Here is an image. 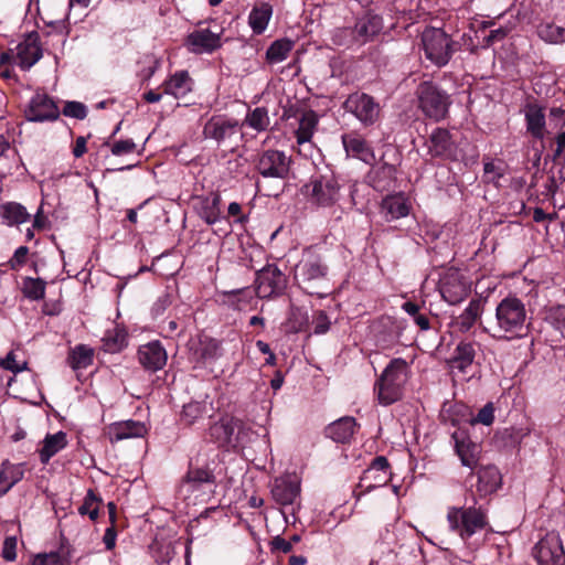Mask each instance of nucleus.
I'll use <instances>...</instances> for the list:
<instances>
[{
	"instance_id": "13d9d810",
	"label": "nucleus",
	"mask_w": 565,
	"mask_h": 565,
	"mask_svg": "<svg viewBox=\"0 0 565 565\" xmlns=\"http://www.w3.org/2000/svg\"><path fill=\"white\" fill-rule=\"evenodd\" d=\"M230 295L237 298L236 301H233V306L237 310H244L253 299V292L248 289L231 291Z\"/></svg>"
},
{
	"instance_id": "e433bc0d",
	"label": "nucleus",
	"mask_w": 565,
	"mask_h": 565,
	"mask_svg": "<svg viewBox=\"0 0 565 565\" xmlns=\"http://www.w3.org/2000/svg\"><path fill=\"white\" fill-rule=\"evenodd\" d=\"M370 184L380 192L387 191L394 185L395 168L392 164H383L373 169L369 175Z\"/></svg>"
},
{
	"instance_id": "9b49d317",
	"label": "nucleus",
	"mask_w": 565,
	"mask_h": 565,
	"mask_svg": "<svg viewBox=\"0 0 565 565\" xmlns=\"http://www.w3.org/2000/svg\"><path fill=\"white\" fill-rule=\"evenodd\" d=\"M327 274L328 266L324 259L313 250L306 249L301 260L296 266L295 277L298 284L307 289L311 282L326 278Z\"/></svg>"
},
{
	"instance_id": "f257e3e1",
	"label": "nucleus",
	"mask_w": 565,
	"mask_h": 565,
	"mask_svg": "<svg viewBox=\"0 0 565 565\" xmlns=\"http://www.w3.org/2000/svg\"><path fill=\"white\" fill-rule=\"evenodd\" d=\"M531 324L525 303L515 296H508L495 308L493 337L507 340L523 338Z\"/></svg>"
},
{
	"instance_id": "09e8293b",
	"label": "nucleus",
	"mask_w": 565,
	"mask_h": 565,
	"mask_svg": "<svg viewBox=\"0 0 565 565\" xmlns=\"http://www.w3.org/2000/svg\"><path fill=\"white\" fill-rule=\"evenodd\" d=\"M402 309L413 318L414 322L420 328V330L426 331L430 328L429 318L426 313L422 312L419 305L412 301H405L402 305Z\"/></svg>"
},
{
	"instance_id": "412c9836",
	"label": "nucleus",
	"mask_w": 565,
	"mask_h": 565,
	"mask_svg": "<svg viewBox=\"0 0 565 565\" xmlns=\"http://www.w3.org/2000/svg\"><path fill=\"white\" fill-rule=\"evenodd\" d=\"M342 145L348 156L360 159L372 164L375 161V154L367 141L356 132L342 135Z\"/></svg>"
},
{
	"instance_id": "4d7b16f0",
	"label": "nucleus",
	"mask_w": 565,
	"mask_h": 565,
	"mask_svg": "<svg viewBox=\"0 0 565 565\" xmlns=\"http://www.w3.org/2000/svg\"><path fill=\"white\" fill-rule=\"evenodd\" d=\"M28 254L29 248L26 246L18 247L8 263L10 268L13 270L20 269L26 263Z\"/></svg>"
},
{
	"instance_id": "0eeeda50",
	"label": "nucleus",
	"mask_w": 565,
	"mask_h": 565,
	"mask_svg": "<svg viewBox=\"0 0 565 565\" xmlns=\"http://www.w3.org/2000/svg\"><path fill=\"white\" fill-rule=\"evenodd\" d=\"M419 107L424 114L435 120L444 119L448 113L450 97L430 82L422 83L417 88Z\"/></svg>"
},
{
	"instance_id": "ddd939ff",
	"label": "nucleus",
	"mask_w": 565,
	"mask_h": 565,
	"mask_svg": "<svg viewBox=\"0 0 565 565\" xmlns=\"http://www.w3.org/2000/svg\"><path fill=\"white\" fill-rule=\"evenodd\" d=\"M391 480L390 463L383 456L373 459L371 466L363 472L358 484L356 497L384 487Z\"/></svg>"
},
{
	"instance_id": "052dcab7",
	"label": "nucleus",
	"mask_w": 565,
	"mask_h": 565,
	"mask_svg": "<svg viewBox=\"0 0 565 565\" xmlns=\"http://www.w3.org/2000/svg\"><path fill=\"white\" fill-rule=\"evenodd\" d=\"M32 565H64L62 556L56 552L47 554H40L34 559Z\"/></svg>"
},
{
	"instance_id": "a19ab883",
	"label": "nucleus",
	"mask_w": 565,
	"mask_h": 565,
	"mask_svg": "<svg viewBox=\"0 0 565 565\" xmlns=\"http://www.w3.org/2000/svg\"><path fill=\"white\" fill-rule=\"evenodd\" d=\"M537 35L541 40L550 44L565 43V28L553 22H542L537 25Z\"/></svg>"
},
{
	"instance_id": "a878e982",
	"label": "nucleus",
	"mask_w": 565,
	"mask_h": 565,
	"mask_svg": "<svg viewBox=\"0 0 565 565\" xmlns=\"http://www.w3.org/2000/svg\"><path fill=\"white\" fill-rule=\"evenodd\" d=\"M383 20L380 15L367 12L361 17L353 29V36L356 41L367 42L383 30Z\"/></svg>"
},
{
	"instance_id": "2eb2a0df",
	"label": "nucleus",
	"mask_w": 565,
	"mask_h": 565,
	"mask_svg": "<svg viewBox=\"0 0 565 565\" xmlns=\"http://www.w3.org/2000/svg\"><path fill=\"white\" fill-rule=\"evenodd\" d=\"M439 290L443 299L449 305H458L470 294V286L458 270H448L440 279Z\"/></svg>"
},
{
	"instance_id": "c9c22d12",
	"label": "nucleus",
	"mask_w": 565,
	"mask_h": 565,
	"mask_svg": "<svg viewBox=\"0 0 565 565\" xmlns=\"http://www.w3.org/2000/svg\"><path fill=\"white\" fill-rule=\"evenodd\" d=\"M164 94L175 98L184 97L192 89V79L188 72L180 71L163 83Z\"/></svg>"
},
{
	"instance_id": "6ab92c4d",
	"label": "nucleus",
	"mask_w": 565,
	"mask_h": 565,
	"mask_svg": "<svg viewBox=\"0 0 565 565\" xmlns=\"http://www.w3.org/2000/svg\"><path fill=\"white\" fill-rule=\"evenodd\" d=\"M300 494L299 481L290 476L277 478L271 487L273 499L281 505H294Z\"/></svg>"
},
{
	"instance_id": "de8ad7c7",
	"label": "nucleus",
	"mask_w": 565,
	"mask_h": 565,
	"mask_svg": "<svg viewBox=\"0 0 565 565\" xmlns=\"http://www.w3.org/2000/svg\"><path fill=\"white\" fill-rule=\"evenodd\" d=\"M23 295L31 300H41L45 295V281L41 278L26 277L23 279Z\"/></svg>"
},
{
	"instance_id": "aec40b11",
	"label": "nucleus",
	"mask_w": 565,
	"mask_h": 565,
	"mask_svg": "<svg viewBox=\"0 0 565 565\" xmlns=\"http://www.w3.org/2000/svg\"><path fill=\"white\" fill-rule=\"evenodd\" d=\"M167 352L159 341H152L143 344L138 350V360L140 364L149 371L161 370L167 363Z\"/></svg>"
},
{
	"instance_id": "4468645a",
	"label": "nucleus",
	"mask_w": 565,
	"mask_h": 565,
	"mask_svg": "<svg viewBox=\"0 0 565 565\" xmlns=\"http://www.w3.org/2000/svg\"><path fill=\"white\" fill-rule=\"evenodd\" d=\"M256 292L259 298L279 296L287 286V278L276 265H267L257 274Z\"/></svg>"
},
{
	"instance_id": "680f3d73",
	"label": "nucleus",
	"mask_w": 565,
	"mask_h": 565,
	"mask_svg": "<svg viewBox=\"0 0 565 565\" xmlns=\"http://www.w3.org/2000/svg\"><path fill=\"white\" fill-rule=\"evenodd\" d=\"M220 343L215 340H209L203 343L201 358L204 360H214L220 355Z\"/></svg>"
},
{
	"instance_id": "bf43d9fd",
	"label": "nucleus",
	"mask_w": 565,
	"mask_h": 565,
	"mask_svg": "<svg viewBox=\"0 0 565 565\" xmlns=\"http://www.w3.org/2000/svg\"><path fill=\"white\" fill-rule=\"evenodd\" d=\"M10 143L0 135V177L3 178L10 172V168L4 169L3 163L10 158Z\"/></svg>"
},
{
	"instance_id": "2f4dec72",
	"label": "nucleus",
	"mask_w": 565,
	"mask_h": 565,
	"mask_svg": "<svg viewBox=\"0 0 565 565\" xmlns=\"http://www.w3.org/2000/svg\"><path fill=\"white\" fill-rule=\"evenodd\" d=\"M207 403L191 401L183 405L179 422L184 427H191L202 422L209 413Z\"/></svg>"
},
{
	"instance_id": "864d4df0",
	"label": "nucleus",
	"mask_w": 565,
	"mask_h": 565,
	"mask_svg": "<svg viewBox=\"0 0 565 565\" xmlns=\"http://www.w3.org/2000/svg\"><path fill=\"white\" fill-rule=\"evenodd\" d=\"M548 319L553 327L565 337V307L558 306L550 312Z\"/></svg>"
},
{
	"instance_id": "0e129e2a",
	"label": "nucleus",
	"mask_w": 565,
	"mask_h": 565,
	"mask_svg": "<svg viewBox=\"0 0 565 565\" xmlns=\"http://www.w3.org/2000/svg\"><path fill=\"white\" fill-rule=\"evenodd\" d=\"M507 36V30L503 28H498L495 30H491L487 36H484V46H489L495 42L503 40Z\"/></svg>"
},
{
	"instance_id": "72a5a7b5",
	"label": "nucleus",
	"mask_w": 565,
	"mask_h": 565,
	"mask_svg": "<svg viewBox=\"0 0 565 565\" xmlns=\"http://www.w3.org/2000/svg\"><path fill=\"white\" fill-rule=\"evenodd\" d=\"M66 445L67 439L64 431L46 435L39 450L40 461L44 465L47 463L50 459L64 449Z\"/></svg>"
},
{
	"instance_id": "5fc2aeb1",
	"label": "nucleus",
	"mask_w": 565,
	"mask_h": 565,
	"mask_svg": "<svg viewBox=\"0 0 565 565\" xmlns=\"http://www.w3.org/2000/svg\"><path fill=\"white\" fill-rule=\"evenodd\" d=\"M494 420V407L492 403L486 404L472 419V423H480L483 425H491Z\"/></svg>"
},
{
	"instance_id": "69168bd1",
	"label": "nucleus",
	"mask_w": 565,
	"mask_h": 565,
	"mask_svg": "<svg viewBox=\"0 0 565 565\" xmlns=\"http://www.w3.org/2000/svg\"><path fill=\"white\" fill-rule=\"evenodd\" d=\"M271 548L275 551H279L282 553H289L292 550V545L290 541L285 540L284 537L277 535L271 541Z\"/></svg>"
},
{
	"instance_id": "9d476101",
	"label": "nucleus",
	"mask_w": 565,
	"mask_h": 565,
	"mask_svg": "<svg viewBox=\"0 0 565 565\" xmlns=\"http://www.w3.org/2000/svg\"><path fill=\"white\" fill-rule=\"evenodd\" d=\"M209 434L220 447L236 448L243 443L245 430L239 419L224 417L210 427Z\"/></svg>"
},
{
	"instance_id": "49530a36",
	"label": "nucleus",
	"mask_w": 565,
	"mask_h": 565,
	"mask_svg": "<svg viewBox=\"0 0 565 565\" xmlns=\"http://www.w3.org/2000/svg\"><path fill=\"white\" fill-rule=\"evenodd\" d=\"M215 477L207 468L190 469L184 477V483L193 489L199 488L203 483H214Z\"/></svg>"
},
{
	"instance_id": "1a4fd4ad",
	"label": "nucleus",
	"mask_w": 565,
	"mask_h": 565,
	"mask_svg": "<svg viewBox=\"0 0 565 565\" xmlns=\"http://www.w3.org/2000/svg\"><path fill=\"white\" fill-rule=\"evenodd\" d=\"M255 167L264 178L286 179L290 173L291 158L284 151L268 149L258 154Z\"/></svg>"
},
{
	"instance_id": "8fccbe9b",
	"label": "nucleus",
	"mask_w": 565,
	"mask_h": 565,
	"mask_svg": "<svg viewBox=\"0 0 565 565\" xmlns=\"http://www.w3.org/2000/svg\"><path fill=\"white\" fill-rule=\"evenodd\" d=\"M78 511L82 515L88 514L89 519L93 521L98 518L99 499L93 490L87 491L84 502L79 507Z\"/></svg>"
},
{
	"instance_id": "603ef678",
	"label": "nucleus",
	"mask_w": 565,
	"mask_h": 565,
	"mask_svg": "<svg viewBox=\"0 0 565 565\" xmlns=\"http://www.w3.org/2000/svg\"><path fill=\"white\" fill-rule=\"evenodd\" d=\"M0 366L4 370L11 371L12 373H19L28 367L26 361L19 362L14 351H10L4 359L0 361Z\"/></svg>"
},
{
	"instance_id": "c756f323",
	"label": "nucleus",
	"mask_w": 565,
	"mask_h": 565,
	"mask_svg": "<svg viewBox=\"0 0 565 565\" xmlns=\"http://www.w3.org/2000/svg\"><path fill=\"white\" fill-rule=\"evenodd\" d=\"M477 492L480 497L494 492L501 484V475L497 467L484 466L478 472Z\"/></svg>"
},
{
	"instance_id": "ea45409f",
	"label": "nucleus",
	"mask_w": 565,
	"mask_h": 565,
	"mask_svg": "<svg viewBox=\"0 0 565 565\" xmlns=\"http://www.w3.org/2000/svg\"><path fill=\"white\" fill-rule=\"evenodd\" d=\"M94 352L90 348L79 344L68 354L67 362L75 370H85L93 363Z\"/></svg>"
},
{
	"instance_id": "6e6552de",
	"label": "nucleus",
	"mask_w": 565,
	"mask_h": 565,
	"mask_svg": "<svg viewBox=\"0 0 565 565\" xmlns=\"http://www.w3.org/2000/svg\"><path fill=\"white\" fill-rule=\"evenodd\" d=\"M342 107L347 113L353 115L364 127L374 125L381 114L379 103H376L372 96L362 92L350 94Z\"/></svg>"
},
{
	"instance_id": "39448f33",
	"label": "nucleus",
	"mask_w": 565,
	"mask_h": 565,
	"mask_svg": "<svg viewBox=\"0 0 565 565\" xmlns=\"http://www.w3.org/2000/svg\"><path fill=\"white\" fill-rule=\"evenodd\" d=\"M426 57L437 66L446 65L456 52L457 45L440 29H426L422 35Z\"/></svg>"
},
{
	"instance_id": "423d86ee",
	"label": "nucleus",
	"mask_w": 565,
	"mask_h": 565,
	"mask_svg": "<svg viewBox=\"0 0 565 565\" xmlns=\"http://www.w3.org/2000/svg\"><path fill=\"white\" fill-rule=\"evenodd\" d=\"M239 122L225 115H214L206 120L202 134L205 139L213 140L217 147H232L237 143Z\"/></svg>"
},
{
	"instance_id": "393cba45",
	"label": "nucleus",
	"mask_w": 565,
	"mask_h": 565,
	"mask_svg": "<svg viewBox=\"0 0 565 565\" xmlns=\"http://www.w3.org/2000/svg\"><path fill=\"white\" fill-rule=\"evenodd\" d=\"M526 131L535 139L543 140L545 137V114L544 108L537 103H527L523 108Z\"/></svg>"
},
{
	"instance_id": "a211bd4d",
	"label": "nucleus",
	"mask_w": 565,
	"mask_h": 565,
	"mask_svg": "<svg viewBox=\"0 0 565 565\" xmlns=\"http://www.w3.org/2000/svg\"><path fill=\"white\" fill-rule=\"evenodd\" d=\"M185 43L192 53H212L221 47V38L218 33L212 32L210 29H199L186 36Z\"/></svg>"
},
{
	"instance_id": "7ed1b4c3",
	"label": "nucleus",
	"mask_w": 565,
	"mask_h": 565,
	"mask_svg": "<svg viewBox=\"0 0 565 565\" xmlns=\"http://www.w3.org/2000/svg\"><path fill=\"white\" fill-rule=\"evenodd\" d=\"M408 372L409 367L405 360L397 358L390 362L374 385L380 404L391 405L401 399Z\"/></svg>"
},
{
	"instance_id": "e2e57ef3",
	"label": "nucleus",
	"mask_w": 565,
	"mask_h": 565,
	"mask_svg": "<svg viewBox=\"0 0 565 565\" xmlns=\"http://www.w3.org/2000/svg\"><path fill=\"white\" fill-rule=\"evenodd\" d=\"M17 539L7 537L3 543L2 556L6 561L12 562L17 558Z\"/></svg>"
},
{
	"instance_id": "c85d7f7f",
	"label": "nucleus",
	"mask_w": 565,
	"mask_h": 565,
	"mask_svg": "<svg viewBox=\"0 0 565 565\" xmlns=\"http://www.w3.org/2000/svg\"><path fill=\"white\" fill-rule=\"evenodd\" d=\"M475 358L476 344L473 342L461 341L457 344L454 355L449 360V366L451 370L466 373L467 369L472 365Z\"/></svg>"
},
{
	"instance_id": "cd10ccee",
	"label": "nucleus",
	"mask_w": 565,
	"mask_h": 565,
	"mask_svg": "<svg viewBox=\"0 0 565 565\" xmlns=\"http://www.w3.org/2000/svg\"><path fill=\"white\" fill-rule=\"evenodd\" d=\"M483 312V302L480 299H472L466 309L452 319V326L460 332H468L480 319Z\"/></svg>"
},
{
	"instance_id": "4be33fe9",
	"label": "nucleus",
	"mask_w": 565,
	"mask_h": 565,
	"mask_svg": "<svg viewBox=\"0 0 565 565\" xmlns=\"http://www.w3.org/2000/svg\"><path fill=\"white\" fill-rule=\"evenodd\" d=\"M15 50L13 62L23 71L30 70L42 57V49L36 36H28Z\"/></svg>"
},
{
	"instance_id": "f03ea898",
	"label": "nucleus",
	"mask_w": 565,
	"mask_h": 565,
	"mask_svg": "<svg viewBox=\"0 0 565 565\" xmlns=\"http://www.w3.org/2000/svg\"><path fill=\"white\" fill-rule=\"evenodd\" d=\"M447 522L449 530L467 543L477 533L489 527L488 510L478 504L472 495V504L447 509Z\"/></svg>"
},
{
	"instance_id": "338daca9",
	"label": "nucleus",
	"mask_w": 565,
	"mask_h": 565,
	"mask_svg": "<svg viewBox=\"0 0 565 565\" xmlns=\"http://www.w3.org/2000/svg\"><path fill=\"white\" fill-rule=\"evenodd\" d=\"M170 306V299L169 296L164 295L162 297H159L157 301L152 306V313L153 316L158 317L161 316L167 308Z\"/></svg>"
},
{
	"instance_id": "58836bf2",
	"label": "nucleus",
	"mask_w": 565,
	"mask_h": 565,
	"mask_svg": "<svg viewBox=\"0 0 565 565\" xmlns=\"http://www.w3.org/2000/svg\"><path fill=\"white\" fill-rule=\"evenodd\" d=\"M0 216L9 226L25 223L31 218V214L26 211V209L17 202H7L1 204Z\"/></svg>"
},
{
	"instance_id": "774afa93",
	"label": "nucleus",
	"mask_w": 565,
	"mask_h": 565,
	"mask_svg": "<svg viewBox=\"0 0 565 565\" xmlns=\"http://www.w3.org/2000/svg\"><path fill=\"white\" fill-rule=\"evenodd\" d=\"M550 117L552 121H555V126L562 128L565 125V110L559 107H554L550 110Z\"/></svg>"
},
{
	"instance_id": "20e7f679",
	"label": "nucleus",
	"mask_w": 565,
	"mask_h": 565,
	"mask_svg": "<svg viewBox=\"0 0 565 565\" xmlns=\"http://www.w3.org/2000/svg\"><path fill=\"white\" fill-rule=\"evenodd\" d=\"M339 180L332 172L315 175L306 185L310 203L319 207L337 204L341 198Z\"/></svg>"
},
{
	"instance_id": "7c9ffc66",
	"label": "nucleus",
	"mask_w": 565,
	"mask_h": 565,
	"mask_svg": "<svg viewBox=\"0 0 565 565\" xmlns=\"http://www.w3.org/2000/svg\"><path fill=\"white\" fill-rule=\"evenodd\" d=\"M273 17V6L268 2L256 3L249 12L248 25L254 34H263Z\"/></svg>"
},
{
	"instance_id": "f3484780",
	"label": "nucleus",
	"mask_w": 565,
	"mask_h": 565,
	"mask_svg": "<svg viewBox=\"0 0 565 565\" xmlns=\"http://www.w3.org/2000/svg\"><path fill=\"white\" fill-rule=\"evenodd\" d=\"M29 121L42 122L57 119L60 111L55 102L44 93H36L24 110Z\"/></svg>"
},
{
	"instance_id": "b1692460",
	"label": "nucleus",
	"mask_w": 565,
	"mask_h": 565,
	"mask_svg": "<svg viewBox=\"0 0 565 565\" xmlns=\"http://www.w3.org/2000/svg\"><path fill=\"white\" fill-rule=\"evenodd\" d=\"M428 151L433 157L454 158L456 145L449 131L443 128L435 129L428 140Z\"/></svg>"
},
{
	"instance_id": "c03bdc74",
	"label": "nucleus",
	"mask_w": 565,
	"mask_h": 565,
	"mask_svg": "<svg viewBox=\"0 0 565 565\" xmlns=\"http://www.w3.org/2000/svg\"><path fill=\"white\" fill-rule=\"evenodd\" d=\"M269 124L270 118L268 110L265 107H256L253 110H248L243 121V125H246L258 132L265 131Z\"/></svg>"
},
{
	"instance_id": "6e6d98bb",
	"label": "nucleus",
	"mask_w": 565,
	"mask_h": 565,
	"mask_svg": "<svg viewBox=\"0 0 565 565\" xmlns=\"http://www.w3.org/2000/svg\"><path fill=\"white\" fill-rule=\"evenodd\" d=\"M137 146L132 139L118 140L113 143L111 153L115 156H122L134 152Z\"/></svg>"
},
{
	"instance_id": "3c124183",
	"label": "nucleus",
	"mask_w": 565,
	"mask_h": 565,
	"mask_svg": "<svg viewBox=\"0 0 565 565\" xmlns=\"http://www.w3.org/2000/svg\"><path fill=\"white\" fill-rule=\"evenodd\" d=\"M62 113L66 117L82 120L87 116V107L81 102H66Z\"/></svg>"
},
{
	"instance_id": "79ce46f5",
	"label": "nucleus",
	"mask_w": 565,
	"mask_h": 565,
	"mask_svg": "<svg viewBox=\"0 0 565 565\" xmlns=\"http://www.w3.org/2000/svg\"><path fill=\"white\" fill-rule=\"evenodd\" d=\"M294 47L290 40H276L270 44L266 52V60L270 64H278L285 61Z\"/></svg>"
},
{
	"instance_id": "37998d69",
	"label": "nucleus",
	"mask_w": 565,
	"mask_h": 565,
	"mask_svg": "<svg viewBox=\"0 0 565 565\" xmlns=\"http://www.w3.org/2000/svg\"><path fill=\"white\" fill-rule=\"evenodd\" d=\"M103 342L106 351L111 353L118 352L127 345V332L116 326L105 332Z\"/></svg>"
},
{
	"instance_id": "4c0bfd02",
	"label": "nucleus",
	"mask_w": 565,
	"mask_h": 565,
	"mask_svg": "<svg viewBox=\"0 0 565 565\" xmlns=\"http://www.w3.org/2000/svg\"><path fill=\"white\" fill-rule=\"evenodd\" d=\"M24 475L21 465H13L8 460L0 466V495L7 493L15 483H18Z\"/></svg>"
},
{
	"instance_id": "bb28decb",
	"label": "nucleus",
	"mask_w": 565,
	"mask_h": 565,
	"mask_svg": "<svg viewBox=\"0 0 565 565\" xmlns=\"http://www.w3.org/2000/svg\"><path fill=\"white\" fill-rule=\"evenodd\" d=\"M147 429L145 425L136 420L118 422L109 427V439L111 443L120 441L128 438L142 437Z\"/></svg>"
},
{
	"instance_id": "5701e85b",
	"label": "nucleus",
	"mask_w": 565,
	"mask_h": 565,
	"mask_svg": "<svg viewBox=\"0 0 565 565\" xmlns=\"http://www.w3.org/2000/svg\"><path fill=\"white\" fill-rule=\"evenodd\" d=\"M412 205L402 193L385 196L380 206V212L386 222H392L409 214Z\"/></svg>"
},
{
	"instance_id": "473e14b6",
	"label": "nucleus",
	"mask_w": 565,
	"mask_h": 565,
	"mask_svg": "<svg viewBox=\"0 0 565 565\" xmlns=\"http://www.w3.org/2000/svg\"><path fill=\"white\" fill-rule=\"evenodd\" d=\"M221 196L218 193L211 192L200 198L199 215L209 225H213L221 220Z\"/></svg>"
},
{
	"instance_id": "f704fd0d",
	"label": "nucleus",
	"mask_w": 565,
	"mask_h": 565,
	"mask_svg": "<svg viewBox=\"0 0 565 565\" xmlns=\"http://www.w3.org/2000/svg\"><path fill=\"white\" fill-rule=\"evenodd\" d=\"M355 425L353 417H343L330 424L326 429V434L335 443L344 444L352 438Z\"/></svg>"
},
{
	"instance_id": "dca6fc26",
	"label": "nucleus",
	"mask_w": 565,
	"mask_h": 565,
	"mask_svg": "<svg viewBox=\"0 0 565 565\" xmlns=\"http://www.w3.org/2000/svg\"><path fill=\"white\" fill-rule=\"evenodd\" d=\"M451 439L461 465L471 470L477 468L482 450L480 444L473 441L469 434L460 428L452 433Z\"/></svg>"
},
{
	"instance_id": "a18cd8bd",
	"label": "nucleus",
	"mask_w": 565,
	"mask_h": 565,
	"mask_svg": "<svg viewBox=\"0 0 565 565\" xmlns=\"http://www.w3.org/2000/svg\"><path fill=\"white\" fill-rule=\"evenodd\" d=\"M317 124L318 118L313 111H307L302 115L297 130V141L299 145L309 142Z\"/></svg>"
},
{
	"instance_id": "f8f14e48",
	"label": "nucleus",
	"mask_w": 565,
	"mask_h": 565,
	"mask_svg": "<svg viewBox=\"0 0 565 565\" xmlns=\"http://www.w3.org/2000/svg\"><path fill=\"white\" fill-rule=\"evenodd\" d=\"M532 553L539 565H565V551L557 533H547L535 544Z\"/></svg>"
}]
</instances>
